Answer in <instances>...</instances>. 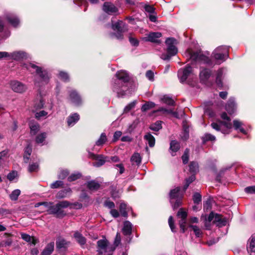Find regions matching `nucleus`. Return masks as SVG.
<instances>
[{"label": "nucleus", "mask_w": 255, "mask_h": 255, "mask_svg": "<svg viewBox=\"0 0 255 255\" xmlns=\"http://www.w3.org/2000/svg\"><path fill=\"white\" fill-rule=\"evenodd\" d=\"M116 77L113 85V91L117 93L118 97L123 96L125 94V84L129 80V75L126 71L121 70L117 72Z\"/></svg>", "instance_id": "f257e3e1"}, {"label": "nucleus", "mask_w": 255, "mask_h": 255, "mask_svg": "<svg viewBox=\"0 0 255 255\" xmlns=\"http://www.w3.org/2000/svg\"><path fill=\"white\" fill-rule=\"evenodd\" d=\"M26 68L30 70L31 69L35 70L36 78L35 84L36 86L40 87L48 83L49 77L46 70H42L40 67L31 63L27 65Z\"/></svg>", "instance_id": "f03ea898"}, {"label": "nucleus", "mask_w": 255, "mask_h": 255, "mask_svg": "<svg viewBox=\"0 0 255 255\" xmlns=\"http://www.w3.org/2000/svg\"><path fill=\"white\" fill-rule=\"evenodd\" d=\"M221 118L225 121H218L217 122H214L212 123L211 127L214 129L220 131L224 134L229 133L230 129L232 127V125L230 123L231 120L226 113H223L221 115Z\"/></svg>", "instance_id": "7ed1b4c3"}, {"label": "nucleus", "mask_w": 255, "mask_h": 255, "mask_svg": "<svg viewBox=\"0 0 255 255\" xmlns=\"http://www.w3.org/2000/svg\"><path fill=\"white\" fill-rule=\"evenodd\" d=\"M72 204L68 201H62L59 202L55 205L51 206L48 210L49 214H54L58 218H63L66 213L64 209L69 207Z\"/></svg>", "instance_id": "20e7f679"}, {"label": "nucleus", "mask_w": 255, "mask_h": 255, "mask_svg": "<svg viewBox=\"0 0 255 255\" xmlns=\"http://www.w3.org/2000/svg\"><path fill=\"white\" fill-rule=\"evenodd\" d=\"M165 43L167 46V53L162 54L161 56V58L164 60L170 59L171 57L175 55L177 53V49L175 45L176 44L175 39L168 38L165 41Z\"/></svg>", "instance_id": "39448f33"}, {"label": "nucleus", "mask_w": 255, "mask_h": 255, "mask_svg": "<svg viewBox=\"0 0 255 255\" xmlns=\"http://www.w3.org/2000/svg\"><path fill=\"white\" fill-rule=\"evenodd\" d=\"M229 47L221 46L217 48L213 52V57L217 60L224 61L228 56Z\"/></svg>", "instance_id": "423d86ee"}, {"label": "nucleus", "mask_w": 255, "mask_h": 255, "mask_svg": "<svg viewBox=\"0 0 255 255\" xmlns=\"http://www.w3.org/2000/svg\"><path fill=\"white\" fill-rule=\"evenodd\" d=\"M112 29L114 30H117V34H113V35H115L116 37L118 39H122L123 35L122 33L126 31L127 30V27L123 21L119 20L115 24H112Z\"/></svg>", "instance_id": "0eeeda50"}, {"label": "nucleus", "mask_w": 255, "mask_h": 255, "mask_svg": "<svg viewBox=\"0 0 255 255\" xmlns=\"http://www.w3.org/2000/svg\"><path fill=\"white\" fill-rule=\"evenodd\" d=\"M192 69L190 66H188L184 69H180L178 72V76L180 81L183 82L192 74Z\"/></svg>", "instance_id": "6e6552de"}, {"label": "nucleus", "mask_w": 255, "mask_h": 255, "mask_svg": "<svg viewBox=\"0 0 255 255\" xmlns=\"http://www.w3.org/2000/svg\"><path fill=\"white\" fill-rule=\"evenodd\" d=\"M109 242L106 240H100L97 242L98 252L100 254L106 253L108 250L113 251V249L109 246Z\"/></svg>", "instance_id": "1a4fd4ad"}, {"label": "nucleus", "mask_w": 255, "mask_h": 255, "mask_svg": "<svg viewBox=\"0 0 255 255\" xmlns=\"http://www.w3.org/2000/svg\"><path fill=\"white\" fill-rule=\"evenodd\" d=\"M189 54L190 55V58L192 60L196 61H202L207 64H209L210 62V60L208 57L201 55L200 52H189Z\"/></svg>", "instance_id": "9d476101"}, {"label": "nucleus", "mask_w": 255, "mask_h": 255, "mask_svg": "<svg viewBox=\"0 0 255 255\" xmlns=\"http://www.w3.org/2000/svg\"><path fill=\"white\" fill-rule=\"evenodd\" d=\"M10 86L12 90L16 93H23L25 91L26 89V87L24 84L17 81L11 82Z\"/></svg>", "instance_id": "9b49d317"}, {"label": "nucleus", "mask_w": 255, "mask_h": 255, "mask_svg": "<svg viewBox=\"0 0 255 255\" xmlns=\"http://www.w3.org/2000/svg\"><path fill=\"white\" fill-rule=\"evenodd\" d=\"M89 156L96 160L93 163V165L96 167H100L104 165L106 162L105 157L102 155H95L91 152L89 153Z\"/></svg>", "instance_id": "f8f14e48"}, {"label": "nucleus", "mask_w": 255, "mask_h": 255, "mask_svg": "<svg viewBox=\"0 0 255 255\" xmlns=\"http://www.w3.org/2000/svg\"><path fill=\"white\" fill-rule=\"evenodd\" d=\"M158 112L161 113V115H166L171 114L174 117L176 118H180L178 113L176 112H174L172 109H167L163 108H160L157 110L153 111L151 114V115H153V114Z\"/></svg>", "instance_id": "ddd939ff"}, {"label": "nucleus", "mask_w": 255, "mask_h": 255, "mask_svg": "<svg viewBox=\"0 0 255 255\" xmlns=\"http://www.w3.org/2000/svg\"><path fill=\"white\" fill-rule=\"evenodd\" d=\"M26 57V53L23 51H15L12 53H9L8 59L19 60L23 59Z\"/></svg>", "instance_id": "4468645a"}, {"label": "nucleus", "mask_w": 255, "mask_h": 255, "mask_svg": "<svg viewBox=\"0 0 255 255\" xmlns=\"http://www.w3.org/2000/svg\"><path fill=\"white\" fill-rule=\"evenodd\" d=\"M103 9L109 14L116 13L118 11V8L113 4L108 2L104 3Z\"/></svg>", "instance_id": "2eb2a0df"}, {"label": "nucleus", "mask_w": 255, "mask_h": 255, "mask_svg": "<svg viewBox=\"0 0 255 255\" xmlns=\"http://www.w3.org/2000/svg\"><path fill=\"white\" fill-rule=\"evenodd\" d=\"M180 188L177 187L176 188L171 190L170 192V201L171 203H173L175 199L181 197L180 193Z\"/></svg>", "instance_id": "dca6fc26"}, {"label": "nucleus", "mask_w": 255, "mask_h": 255, "mask_svg": "<svg viewBox=\"0 0 255 255\" xmlns=\"http://www.w3.org/2000/svg\"><path fill=\"white\" fill-rule=\"evenodd\" d=\"M213 223L216 224L219 227H222L226 225V220L221 215L215 214Z\"/></svg>", "instance_id": "f3484780"}, {"label": "nucleus", "mask_w": 255, "mask_h": 255, "mask_svg": "<svg viewBox=\"0 0 255 255\" xmlns=\"http://www.w3.org/2000/svg\"><path fill=\"white\" fill-rule=\"evenodd\" d=\"M29 127L30 129V134L31 135L36 134L40 129L39 124L33 121L29 122Z\"/></svg>", "instance_id": "a211bd4d"}, {"label": "nucleus", "mask_w": 255, "mask_h": 255, "mask_svg": "<svg viewBox=\"0 0 255 255\" xmlns=\"http://www.w3.org/2000/svg\"><path fill=\"white\" fill-rule=\"evenodd\" d=\"M161 36L160 32H151L145 37L146 40L152 42H158V38Z\"/></svg>", "instance_id": "6ab92c4d"}, {"label": "nucleus", "mask_w": 255, "mask_h": 255, "mask_svg": "<svg viewBox=\"0 0 255 255\" xmlns=\"http://www.w3.org/2000/svg\"><path fill=\"white\" fill-rule=\"evenodd\" d=\"M226 109L230 114H232L234 113L236 109V105L233 98L229 100L226 106Z\"/></svg>", "instance_id": "aec40b11"}, {"label": "nucleus", "mask_w": 255, "mask_h": 255, "mask_svg": "<svg viewBox=\"0 0 255 255\" xmlns=\"http://www.w3.org/2000/svg\"><path fill=\"white\" fill-rule=\"evenodd\" d=\"M247 250L251 255L255 253V237L252 236L248 241Z\"/></svg>", "instance_id": "412c9836"}, {"label": "nucleus", "mask_w": 255, "mask_h": 255, "mask_svg": "<svg viewBox=\"0 0 255 255\" xmlns=\"http://www.w3.org/2000/svg\"><path fill=\"white\" fill-rule=\"evenodd\" d=\"M123 232L125 235H129L131 233L132 225L129 221H125L124 223Z\"/></svg>", "instance_id": "4be33fe9"}, {"label": "nucleus", "mask_w": 255, "mask_h": 255, "mask_svg": "<svg viewBox=\"0 0 255 255\" xmlns=\"http://www.w3.org/2000/svg\"><path fill=\"white\" fill-rule=\"evenodd\" d=\"M79 120V115L75 113L69 116L67 119V124L68 126H73Z\"/></svg>", "instance_id": "5701e85b"}, {"label": "nucleus", "mask_w": 255, "mask_h": 255, "mask_svg": "<svg viewBox=\"0 0 255 255\" xmlns=\"http://www.w3.org/2000/svg\"><path fill=\"white\" fill-rule=\"evenodd\" d=\"M54 247V243L53 242L49 243L41 253V255H50L53 250Z\"/></svg>", "instance_id": "b1692460"}, {"label": "nucleus", "mask_w": 255, "mask_h": 255, "mask_svg": "<svg viewBox=\"0 0 255 255\" xmlns=\"http://www.w3.org/2000/svg\"><path fill=\"white\" fill-rule=\"evenodd\" d=\"M21 237L25 241H26L28 243H30L33 245H35L37 243V239H36L33 237L30 236L28 234H26L25 233H21Z\"/></svg>", "instance_id": "393cba45"}, {"label": "nucleus", "mask_w": 255, "mask_h": 255, "mask_svg": "<svg viewBox=\"0 0 255 255\" xmlns=\"http://www.w3.org/2000/svg\"><path fill=\"white\" fill-rule=\"evenodd\" d=\"M70 244L69 242H67L63 239H59L56 243V247L58 249H66L69 247Z\"/></svg>", "instance_id": "a878e982"}, {"label": "nucleus", "mask_w": 255, "mask_h": 255, "mask_svg": "<svg viewBox=\"0 0 255 255\" xmlns=\"http://www.w3.org/2000/svg\"><path fill=\"white\" fill-rule=\"evenodd\" d=\"M8 157V151L7 150H4L0 152V168L3 166L5 164V161Z\"/></svg>", "instance_id": "bb28decb"}, {"label": "nucleus", "mask_w": 255, "mask_h": 255, "mask_svg": "<svg viewBox=\"0 0 255 255\" xmlns=\"http://www.w3.org/2000/svg\"><path fill=\"white\" fill-rule=\"evenodd\" d=\"M74 237L76 239V241L81 245H84L86 242V240L84 237L82 236L81 234L78 232H76L74 234Z\"/></svg>", "instance_id": "cd10ccee"}, {"label": "nucleus", "mask_w": 255, "mask_h": 255, "mask_svg": "<svg viewBox=\"0 0 255 255\" xmlns=\"http://www.w3.org/2000/svg\"><path fill=\"white\" fill-rule=\"evenodd\" d=\"M71 192V190L70 188L61 190L57 193L56 197L58 199L64 198L69 195Z\"/></svg>", "instance_id": "c85d7f7f"}, {"label": "nucleus", "mask_w": 255, "mask_h": 255, "mask_svg": "<svg viewBox=\"0 0 255 255\" xmlns=\"http://www.w3.org/2000/svg\"><path fill=\"white\" fill-rule=\"evenodd\" d=\"M8 21L14 27L17 26L19 23L18 18L14 15L10 14L7 16Z\"/></svg>", "instance_id": "c756f323"}, {"label": "nucleus", "mask_w": 255, "mask_h": 255, "mask_svg": "<svg viewBox=\"0 0 255 255\" xmlns=\"http://www.w3.org/2000/svg\"><path fill=\"white\" fill-rule=\"evenodd\" d=\"M144 138L148 142L150 147H153L155 144V138L150 133H148L144 136Z\"/></svg>", "instance_id": "7c9ffc66"}, {"label": "nucleus", "mask_w": 255, "mask_h": 255, "mask_svg": "<svg viewBox=\"0 0 255 255\" xmlns=\"http://www.w3.org/2000/svg\"><path fill=\"white\" fill-rule=\"evenodd\" d=\"M31 152H32V147H31V146L30 145H28L26 148H25V151H24V157H23V159H24V161L25 162V163H27L29 159V157H30V155L31 153Z\"/></svg>", "instance_id": "2f4dec72"}, {"label": "nucleus", "mask_w": 255, "mask_h": 255, "mask_svg": "<svg viewBox=\"0 0 255 255\" xmlns=\"http://www.w3.org/2000/svg\"><path fill=\"white\" fill-rule=\"evenodd\" d=\"M72 101L76 104H78L80 102V98L77 92L73 91L70 94Z\"/></svg>", "instance_id": "473e14b6"}, {"label": "nucleus", "mask_w": 255, "mask_h": 255, "mask_svg": "<svg viewBox=\"0 0 255 255\" xmlns=\"http://www.w3.org/2000/svg\"><path fill=\"white\" fill-rule=\"evenodd\" d=\"M224 71V69L221 68L217 72V77H216V82L217 85L219 87L222 86V76L223 74Z\"/></svg>", "instance_id": "72a5a7b5"}, {"label": "nucleus", "mask_w": 255, "mask_h": 255, "mask_svg": "<svg viewBox=\"0 0 255 255\" xmlns=\"http://www.w3.org/2000/svg\"><path fill=\"white\" fill-rule=\"evenodd\" d=\"M211 75V71L207 69L202 70L200 72V76L202 80H206L208 79Z\"/></svg>", "instance_id": "f704fd0d"}, {"label": "nucleus", "mask_w": 255, "mask_h": 255, "mask_svg": "<svg viewBox=\"0 0 255 255\" xmlns=\"http://www.w3.org/2000/svg\"><path fill=\"white\" fill-rule=\"evenodd\" d=\"M107 140V138L105 133L101 134L100 138L96 142V145L97 146H102Z\"/></svg>", "instance_id": "c9c22d12"}, {"label": "nucleus", "mask_w": 255, "mask_h": 255, "mask_svg": "<svg viewBox=\"0 0 255 255\" xmlns=\"http://www.w3.org/2000/svg\"><path fill=\"white\" fill-rule=\"evenodd\" d=\"M155 106L154 103L152 102H147L142 105L141 110L142 112H145L148 111Z\"/></svg>", "instance_id": "e433bc0d"}, {"label": "nucleus", "mask_w": 255, "mask_h": 255, "mask_svg": "<svg viewBox=\"0 0 255 255\" xmlns=\"http://www.w3.org/2000/svg\"><path fill=\"white\" fill-rule=\"evenodd\" d=\"M234 127L236 129H239L240 131L244 134H246L245 130L241 127L243 124L241 122L235 120L233 121Z\"/></svg>", "instance_id": "4c0bfd02"}, {"label": "nucleus", "mask_w": 255, "mask_h": 255, "mask_svg": "<svg viewBox=\"0 0 255 255\" xmlns=\"http://www.w3.org/2000/svg\"><path fill=\"white\" fill-rule=\"evenodd\" d=\"M87 187L91 190H96L99 188L100 184L95 181H91L87 183Z\"/></svg>", "instance_id": "58836bf2"}, {"label": "nucleus", "mask_w": 255, "mask_h": 255, "mask_svg": "<svg viewBox=\"0 0 255 255\" xmlns=\"http://www.w3.org/2000/svg\"><path fill=\"white\" fill-rule=\"evenodd\" d=\"M141 159V157L138 153H134L130 158L131 161L135 163L136 165H139L140 163Z\"/></svg>", "instance_id": "ea45409f"}, {"label": "nucleus", "mask_w": 255, "mask_h": 255, "mask_svg": "<svg viewBox=\"0 0 255 255\" xmlns=\"http://www.w3.org/2000/svg\"><path fill=\"white\" fill-rule=\"evenodd\" d=\"M127 205L125 203H122L120 206V211L122 214V215L124 217H127L128 216V213L127 211Z\"/></svg>", "instance_id": "a19ab883"}, {"label": "nucleus", "mask_w": 255, "mask_h": 255, "mask_svg": "<svg viewBox=\"0 0 255 255\" xmlns=\"http://www.w3.org/2000/svg\"><path fill=\"white\" fill-rule=\"evenodd\" d=\"M161 101L168 105L173 106L174 104V101L171 98L164 96L161 98Z\"/></svg>", "instance_id": "79ce46f5"}, {"label": "nucleus", "mask_w": 255, "mask_h": 255, "mask_svg": "<svg viewBox=\"0 0 255 255\" xmlns=\"http://www.w3.org/2000/svg\"><path fill=\"white\" fill-rule=\"evenodd\" d=\"M161 123L162 122L161 121L156 122L154 124H152L150 126V129L154 131H158L162 128Z\"/></svg>", "instance_id": "37998d69"}, {"label": "nucleus", "mask_w": 255, "mask_h": 255, "mask_svg": "<svg viewBox=\"0 0 255 255\" xmlns=\"http://www.w3.org/2000/svg\"><path fill=\"white\" fill-rule=\"evenodd\" d=\"M180 148L179 143L175 141L172 140L170 143V149L173 152H176Z\"/></svg>", "instance_id": "c03bdc74"}, {"label": "nucleus", "mask_w": 255, "mask_h": 255, "mask_svg": "<svg viewBox=\"0 0 255 255\" xmlns=\"http://www.w3.org/2000/svg\"><path fill=\"white\" fill-rule=\"evenodd\" d=\"M20 194V191L19 189H15L13 190L11 194L9 195V197L11 200L15 201L18 199L19 195Z\"/></svg>", "instance_id": "a18cd8bd"}, {"label": "nucleus", "mask_w": 255, "mask_h": 255, "mask_svg": "<svg viewBox=\"0 0 255 255\" xmlns=\"http://www.w3.org/2000/svg\"><path fill=\"white\" fill-rule=\"evenodd\" d=\"M46 137V134L45 132L41 133L38 134L35 139L36 142L37 143H42L45 140Z\"/></svg>", "instance_id": "49530a36"}, {"label": "nucleus", "mask_w": 255, "mask_h": 255, "mask_svg": "<svg viewBox=\"0 0 255 255\" xmlns=\"http://www.w3.org/2000/svg\"><path fill=\"white\" fill-rule=\"evenodd\" d=\"M204 142L207 141H214L216 139L215 136L210 133H206L202 137Z\"/></svg>", "instance_id": "de8ad7c7"}, {"label": "nucleus", "mask_w": 255, "mask_h": 255, "mask_svg": "<svg viewBox=\"0 0 255 255\" xmlns=\"http://www.w3.org/2000/svg\"><path fill=\"white\" fill-rule=\"evenodd\" d=\"M136 104V101H133L128 104L124 109V113H127L133 109Z\"/></svg>", "instance_id": "09e8293b"}, {"label": "nucleus", "mask_w": 255, "mask_h": 255, "mask_svg": "<svg viewBox=\"0 0 255 255\" xmlns=\"http://www.w3.org/2000/svg\"><path fill=\"white\" fill-rule=\"evenodd\" d=\"M198 169V163L196 162H192L189 165V170L191 172L195 173Z\"/></svg>", "instance_id": "8fccbe9b"}, {"label": "nucleus", "mask_w": 255, "mask_h": 255, "mask_svg": "<svg viewBox=\"0 0 255 255\" xmlns=\"http://www.w3.org/2000/svg\"><path fill=\"white\" fill-rule=\"evenodd\" d=\"M81 176V175L79 173H75L72 174L70 176H69L68 178V180L69 182L74 181L79 178H80Z\"/></svg>", "instance_id": "3c124183"}, {"label": "nucleus", "mask_w": 255, "mask_h": 255, "mask_svg": "<svg viewBox=\"0 0 255 255\" xmlns=\"http://www.w3.org/2000/svg\"><path fill=\"white\" fill-rule=\"evenodd\" d=\"M177 217L181 219H186L187 213L184 211L183 209H180L177 214Z\"/></svg>", "instance_id": "603ef678"}, {"label": "nucleus", "mask_w": 255, "mask_h": 255, "mask_svg": "<svg viewBox=\"0 0 255 255\" xmlns=\"http://www.w3.org/2000/svg\"><path fill=\"white\" fill-rule=\"evenodd\" d=\"M171 204L174 209L178 208L181 205V197L175 199Z\"/></svg>", "instance_id": "864d4df0"}, {"label": "nucleus", "mask_w": 255, "mask_h": 255, "mask_svg": "<svg viewBox=\"0 0 255 255\" xmlns=\"http://www.w3.org/2000/svg\"><path fill=\"white\" fill-rule=\"evenodd\" d=\"M190 227L192 228L195 235L197 237H199L202 235V232L201 230L196 226L190 225Z\"/></svg>", "instance_id": "5fc2aeb1"}, {"label": "nucleus", "mask_w": 255, "mask_h": 255, "mask_svg": "<svg viewBox=\"0 0 255 255\" xmlns=\"http://www.w3.org/2000/svg\"><path fill=\"white\" fill-rule=\"evenodd\" d=\"M179 224L180 226V228L181 230L183 233H184L186 230V219H181L179 221Z\"/></svg>", "instance_id": "6e6d98bb"}, {"label": "nucleus", "mask_w": 255, "mask_h": 255, "mask_svg": "<svg viewBox=\"0 0 255 255\" xmlns=\"http://www.w3.org/2000/svg\"><path fill=\"white\" fill-rule=\"evenodd\" d=\"M195 179V177L194 175H191L188 179L186 180V184L184 186V189L185 190L189 186V184L192 183Z\"/></svg>", "instance_id": "4d7b16f0"}, {"label": "nucleus", "mask_w": 255, "mask_h": 255, "mask_svg": "<svg viewBox=\"0 0 255 255\" xmlns=\"http://www.w3.org/2000/svg\"><path fill=\"white\" fill-rule=\"evenodd\" d=\"M38 169V165L36 163L29 164L28 171L30 172L37 171Z\"/></svg>", "instance_id": "13d9d810"}, {"label": "nucleus", "mask_w": 255, "mask_h": 255, "mask_svg": "<svg viewBox=\"0 0 255 255\" xmlns=\"http://www.w3.org/2000/svg\"><path fill=\"white\" fill-rule=\"evenodd\" d=\"M63 185V182L62 181H56L52 183L50 187L52 189L58 188Z\"/></svg>", "instance_id": "bf43d9fd"}, {"label": "nucleus", "mask_w": 255, "mask_h": 255, "mask_svg": "<svg viewBox=\"0 0 255 255\" xmlns=\"http://www.w3.org/2000/svg\"><path fill=\"white\" fill-rule=\"evenodd\" d=\"M188 153H189V150L188 149H186L184 152V153L182 156V159L183 161V163L184 164H186L188 161Z\"/></svg>", "instance_id": "052dcab7"}, {"label": "nucleus", "mask_w": 255, "mask_h": 255, "mask_svg": "<svg viewBox=\"0 0 255 255\" xmlns=\"http://www.w3.org/2000/svg\"><path fill=\"white\" fill-rule=\"evenodd\" d=\"M44 101L41 97H39V99L38 102L35 104V106L36 109H40L43 107Z\"/></svg>", "instance_id": "680f3d73"}, {"label": "nucleus", "mask_w": 255, "mask_h": 255, "mask_svg": "<svg viewBox=\"0 0 255 255\" xmlns=\"http://www.w3.org/2000/svg\"><path fill=\"white\" fill-rule=\"evenodd\" d=\"M59 77L62 80H64V81H67L69 80V76L68 74L66 72L61 71L59 74Z\"/></svg>", "instance_id": "e2e57ef3"}, {"label": "nucleus", "mask_w": 255, "mask_h": 255, "mask_svg": "<svg viewBox=\"0 0 255 255\" xmlns=\"http://www.w3.org/2000/svg\"><path fill=\"white\" fill-rule=\"evenodd\" d=\"M168 224L169 225V227L173 232H175V226L174 224V221L173 219V217L172 216H170L168 219Z\"/></svg>", "instance_id": "0e129e2a"}, {"label": "nucleus", "mask_w": 255, "mask_h": 255, "mask_svg": "<svg viewBox=\"0 0 255 255\" xmlns=\"http://www.w3.org/2000/svg\"><path fill=\"white\" fill-rule=\"evenodd\" d=\"M194 202L196 204L199 203L201 201V196L199 193H196L193 196Z\"/></svg>", "instance_id": "69168bd1"}, {"label": "nucleus", "mask_w": 255, "mask_h": 255, "mask_svg": "<svg viewBox=\"0 0 255 255\" xmlns=\"http://www.w3.org/2000/svg\"><path fill=\"white\" fill-rule=\"evenodd\" d=\"M69 174L68 171L66 170H63L61 171L60 173L58 175V177L59 179H65Z\"/></svg>", "instance_id": "338daca9"}, {"label": "nucleus", "mask_w": 255, "mask_h": 255, "mask_svg": "<svg viewBox=\"0 0 255 255\" xmlns=\"http://www.w3.org/2000/svg\"><path fill=\"white\" fill-rule=\"evenodd\" d=\"M245 191L247 193H255V186L247 187L245 189Z\"/></svg>", "instance_id": "774afa93"}]
</instances>
